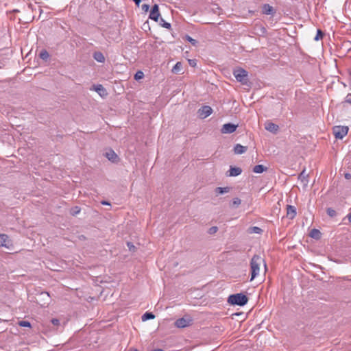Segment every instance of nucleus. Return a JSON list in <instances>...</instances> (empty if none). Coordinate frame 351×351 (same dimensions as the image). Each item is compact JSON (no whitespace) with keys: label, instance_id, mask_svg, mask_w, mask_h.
<instances>
[{"label":"nucleus","instance_id":"nucleus-41","mask_svg":"<svg viewBox=\"0 0 351 351\" xmlns=\"http://www.w3.org/2000/svg\"><path fill=\"white\" fill-rule=\"evenodd\" d=\"M345 178L349 180L351 178V174L350 173H345Z\"/></svg>","mask_w":351,"mask_h":351},{"label":"nucleus","instance_id":"nucleus-37","mask_svg":"<svg viewBox=\"0 0 351 351\" xmlns=\"http://www.w3.org/2000/svg\"><path fill=\"white\" fill-rule=\"evenodd\" d=\"M218 228L216 226H213L209 229V233L213 234L215 233L217 231Z\"/></svg>","mask_w":351,"mask_h":351},{"label":"nucleus","instance_id":"nucleus-16","mask_svg":"<svg viewBox=\"0 0 351 351\" xmlns=\"http://www.w3.org/2000/svg\"><path fill=\"white\" fill-rule=\"evenodd\" d=\"M106 157L112 162H115L117 160V154L112 149L109 150L106 153Z\"/></svg>","mask_w":351,"mask_h":351},{"label":"nucleus","instance_id":"nucleus-4","mask_svg":"<svg viewBox=\"0 0 351 351\" xmlns=\"http://www.w3.org/2000/svg\"><path fill=\"white\" fill-rule=\"evenodd\" d=\"M348 132V127L337 125L333 128V134L336 138L342 139Z\"/></svg>","mask_w":351,"mask_h":351},{"label":"nucleus","instance_id":"nucleus-32","mask_svg":"<svg viewBox=\"0 0 351 351\" xmlns=\"http://www.w3.org/2000/svg\"><path fill=\"white\" fill-rule=\"evenodd\" d=\"M323 32H322V30L320 29H317V34L315 36V37L314 38V40L317 41L319 40V39H321L322 37H323Z\"/></svg>","mask_w":351,"mask_h":351},{"label":"nucleus","instance_id":"nucleus-27","mask_svg":"<svg viewBox=\"0 0 351 351\" xmlns=\"http://www.w3.org/2000/svg\"><path fill=\"white\" fill-rule=\"evenodd\" d=\"M183 38L187 40L188 42L191 43L193 46H195L197 43V41L196 40L193 39L189 35H185L183 37Z\"/></svg>","mask_w":351,"mask_h":351},{"label":"nucleus","instance_id":"nucleus-6","mask_svg":"<svg viewBox=\"0 0 351 351\" xmlns=\"http://www.w3.org/2000/svg\"><path fill=\"white\" fill-rule=\"evenodd\" d=\"M213 112V109L209 106H204L198 110V115L201 119H205Z\"/></svg>","mask_w":351,"mask_h":351},{"label":"nucleus","instance_id":"nucleus-45","mask_svg":"<svg viewBox=\"0 0 351 351\" xmlns=\"http://www.w3.org/2000/svg\"><path fill=\"white\" fill-rule=\"evenodd\" d=\"M152 351H163V350H162V349H155V350H154Z\"/></svg>","mask_w":351,"mask_h":351},{"label":"nucleus","instance_id":"nucleus-14","mask_svg":"<svg viewBox=\"0 0 351 351\" xmlns=\"http://www.w3.org/2000/svg\"><path fill=\"white\" fill-rule=\"evenodd\" d=\"M308 175L306 173V170L304 169L299 175L298 180L303 184L304 186H306L308 183Z\"/></svg>","mask_w":351,"mask_h":351},{"label":"nucleus","instance_id":"nucleus-26","mask_svg":"<svg viewBox=\"0 0 351 351\" xmlns=\"http://www.w3.org/2000/svg\"><path fill=\"white\" fill-rule=\"evenodd\" d=\"M40 58L43 60H47L49 58V54L46 50H42L39 55Z\"/></svg>","mask_w":351,"mask_h":351},{"label":"nucleus","instance_id":"nucleus-44","mask_svg":"<svg viewBox=\"0 0 351 351\" xmlns=\"http://www.w3.org/2000/svg\"><path fill=\"white\" fill-rule=\"evenodd\" d=\"M101 204L103 205H110V203L106 201H102Z\"/></svg>","mask_w":351,"mask_h":351},{"label":"nucleus","instance_id":"nucleus-25","mask_svg":"<svg viewBox=\"0 0 351 351\" xmlns=\"http://www.w3.org/2000/svg\"><path fill=\"white\" fill-rule=\"evenodd\" d=\"M310 236L314 239H319L320 232L317 229L314 228L311 231Z\"/></svg>","mask_w":351,"mask_h":351},{"label":"nucleus","instance_id":"nucleus-12","mask_svg":"<svg viewBox=\"0 0 351 351\" xmlns=\"http://www.w3.org/2000/svg\"><path fill=\"white\" fill-rule=\"evenodd\" d=\"M297 212L296 208L295 206L291 205H287V217L290 219H293L296 216Z\"/></svg>","mask_w":351,"mask_h":351},{"label":"nucleus","instance_id":"nucleus-22","mask_svg":"<svg viewBox=\"0 0 351 351\" xmlns=\"http://www.w3.org/2000/svg\"><path fill=\"white\" fill-rule=\"evenodd\" d=\"M267 168L263 165H258L254 167L253 172L256 173H261L267 171Z\"/></svg>","mask_w":351,"mask_h":351},{"label":"nucleus","instance_id":"nucleus-39","mask_svg":"<svg viewBox=\"0 0 351 351\" xmlns=\"http://www.w3.org/2000/svg\"><path fill=\"white\" fill-rule=\"evenodd\" d=\"M51 322L55 326H58L60 324V320L56 318L52 319Z\"/></svg>","mask_w":351,"mask_h":351},{"label":"nucleus","instance_id":"nucleus-15","mask_svg":"<svg viewBox=\"0 0 351 351\" xmlns=\"http://www.w3.org/2000/svg\"><path fill=\"white\" fill-rule=\"evenodd\" d=\"M265 128L272 133H276L278 130V126L272 122L266 123Z\"/></svg>","mask_w":351,"mask_h":351},{"label":"nucleus","instance_id":"nucleus-34","mask_svg":"<svg viewBox=\"0 0 351 351\" xmlns=\"http://www.w3.org/2000/svg\"><path fill=\"white\" fill-rule=\"evenodd\" d=\"M251 232L256 233V234H260L262 232V229L259 227L254 226L252 228Z\"/></svg>","mask_w":351,"mask_h":351},{"label":"nucleus","instance_id":"nucleus-31","mask_svg":"<svg viewBox=\"0 0 351 351\" xmlns=\"http://www.w3.org/2000/svg\"><path fill=\"white\" fill-rule=\"evenodd\" d=\"M19 325L21 327H31V324L30 322H27V321H20L19 322Z\"/></svg>","mask_w":351,"mask_h":351},{"label":"nucleus","instance_id":"nucleus-43","mask_svg":"<svg viewBox=\"0 0 351 351\" xmlns=\"http://www.w3.org/2000/svg\"><path fill=\"white\" fill-rule=\"evenodd\" d=\"M347 217H348V219L349 221V222L351 223V213H350L348 215H347Z\"/></svg>","mask_w":351,"mask_h":351},{"label":"nucleus","instance_id":"nucleus-46","mask_svg":"<svg viewBox=\"0 0 351 351\" xmlns=\"http://www.w3.org/2000/svg\"><path fill=\"white\" fill-rule=\"evenodd\" d=\"M129 351H138L137 349H130Z\"/></svg>","mask_w":351,"mask_h":351},{"label":"nucleus","instance_id":"nucleus-20","mask_svg":"<svg viewBox=\"0 0 351 351\" xmlns=\"http://www.w3.org/2000/svg\"><path fill=\"white\" fill-rule=\"evenodd\" d=\"M93 89L101 96L106 95V90L101 84L95 85Z\"/></svg>","mask_w":351,"mask_h":351},{"label":"nucleus","instance_id":"nucleus-29","mask_svg":"<svg viewBox=\"0 0 351 351\" xmlns=\"http://www.w3.org/2000/svg\"><path fill=\"white\" fill-rule=\"evenodd\" d=\"M160 24L161 26L167 29H169L171 27V24L168 22H166L162 18H160Z\"/></svg>","mask_w":351,"mask_h":351},{"label":"nucleus","instance_id":"nucleus-28","mask_svg":"<svg viewBox=\"0 0 351 351\" xmlns=\"http://www.w3.org/2000/svg\"><path fill=\"white\" fill-rule=\"evenodd\" d=\"M241 203V200L239 197H235L232 199L231 206L232 207H238Z\"/></svg>","mask_w":351,"mask_h":351},{"label":"nucleus","instance_id":"nucleus-8","mask_svg":"<svg viewBox=\"0 0 351 351\" xmlns=\"http://www.w3.org/2000/svg\"><path fill=\"white\" fill-rule=\"evenodd\" d=\"M12 245V243L9 237L5 234H0V247L10 249Z\"/></svg>","mask_w":351,"mask_h":351},{"label":"nucleus","instance_id":"nucleus-40","mask_svg":"<svg viewBox=\"0 0 351 351\" xmlns=\"http://www.w3.org/2000/svg\"><path fill=\"white\" fill-rule=\"evenodd\" d=\"M189 63L191 66H195L196 65L195 60H189Z\"/></svg>","mask_w":351,"mask_h":351},{"label":"nucleus","instance_id":"nucleus-36","mask_svg":"<svg viewBox=\"0 0 351 351\" xmlns=\"http://www.w3.org/2000/svg\"><path fill=\"white\" fill-rule=\"evenodd\" d=\"M141 9L142 10H143L144 12H147L149 9V5L148 4H143L142 6H141Z\"/></svg>","mask_w":351,"mask_h":351},{"label":"nucleus","instance_id":"nucleus-2","mask_svg":"<svg viewBox=\"0 0 351 351\" xmlns=\"http://www.w3.org/2000/svg\"><path fill=\"white\" fill-rule=\"evenodd\" d=\"M248 298L242 293L230 295L228 302L232 305L244 306L247 303Z\"/></svg>","mask_w":351,"mask_h":351},{"label":"nucleus","instance_id":"nucleus-23","mask_svg":"<svg viewBox=\"0 0 351 351\" xmlns=\"http://www.w3.org/2000/svg\"><path fill=\"white\" fill-rule=\"evenodd\" d=\"M182 69V64L181 62H177L172 69V72L174 73H178L180 72Z\"/></svg>","mask_w":351,"mask_h":351},{"label":"nucleus","instance_id":"nucleus-5","mask_svg":"<svg viewBox=\"0 0 351 351\" xmlns=\"http://www.w3.org/2000/svg\"><path fill=\"white\" fill-rule=\"evenodd\" d=\"M342 110L349 117H351V94H348L341 104Z\"/></svg>","mask_w":351,"mask_h":351},{"label":"nucleus","instance_id":"nucleus-24","mask_svg":"<svg viewBox=\"0 0 351 351\" xmlns=\"http://www.w3.org/2000/svg\"><path fill=\"white\" fill-rule=\"evenodd\" d=\"M155 317V315L152 313L146 312L142 316L143 321H147L149 319H152Z\"/></svg>","mask_w":351,"mask_h":351},{"label":"nucleus","instance_id":"nucleus-3","mask_svg":"<svg viewBox=\"0 0 351 351\" xmlns=\"http://www.w3.org/2000/svg\"><path fill=\"white\" fill-rule=\"evenodd\" d=\"M233 75L239 82H241L244 85L247 84L248 73L245 69L241 68L234 69L233 71Z\"/></svg>","mask_w":351,"mask_h":351},{"label":"nucleus","instance_id":"nucleus-11","mask_svg":"<svg viewBox=\"0 0 351 351\" xmlns=\"http://www.w3.org/2000/svg\"><path fill=\"white\" fill-rule=\"evenodd\" d=\"M40 300L43 302L40 304L41 306H46L50 302V295L48 292H41L38 295Z\"/></svg>","mask_w":351,"mask_h":351},{"label":"nucleus","instance_id":"nucleus-35","mask_svg":"<svg viewBox=\"0 0 351 351\" xmlns=\"http://www.w3.org/2000/svg\"><path fill=\"white\" fill-rule=\"evenodd\" d=\"M80 208L78 206H75L71 210V214L73 215H76L77 214L80 213Z\"/></svg>","mask_w":351,"mask_h":351},{"label":"nucleus","instance_id":"nucleus-33","mask_svg":"<svg viewBox=\"0 0 351 351\" xmlns=\"http://www.w3.org/2000/svg\"><path fill=\"white\" fill-rule=\"evenodd\" d=\"M144 77V73L142 71H137L134 75V78L136 80H141Z\"/></svg>","mask_w":351,"mask_h":351},{"label":"nucleus","instance_id":"nucleus-30","mask_svg":"<svg viewBox=\"0 0 351 351\" xmlns=\"http://www.w3.org/2000/svg\"><path fill=\"white\" fill-rule=\"evenodd\" d=\"M326 212L327 214L331 217L336 216L337 214L336 211L332 208H328Z\"/></svg>","mask_w":351,"mask_h":351},{"label":"nucleus","instance_id":"nucleus-7","mask_svg":"<svg viewBox=\"0 0 351 351\" xmlns=\"http://www.w3.org/2000/svg\"><path fill=\"white\" fill-rule=\"evenodd\" d=\"M237 127L238 125H235L232 123H228L223 125L221 129V132L222 134H232L237 130Z\"/></svg>","mask_w":351,"mask_h":351},{"label":"nucleus","instance_id":"nucleus-38","mask_svg":"<svg viewBox=\"0 0 351 351\" xmlns=\"http://www.w3.org/2000/svg\"><path fill=\"white\" fill-rule=\"evenodd\" d=\"M127 245L130 251H134L135 249V246L130 242L127 243Z\"/></svg>","mask_w":351,"mask_h":351},{"label":"nucleus","instance_id":"nucleus-1","mask_svg":"<svg viewBox=\"0 0 351 351\" xmlns=\"http://www.w3.org/2000/svg\"><path fill=\"white\" fill-rule=\"evenodd\" d=\"M261 264L264 265L265 269H267V265L265 260L258 255H254L250 261V269H251V278L252 281L256 277L259 275L260 266Z\"/></svg>","mask_w":351,"mask_h":351},{"label":"nucleus","instance_id":"nucleus-18","mask_svg":"<svg viewBox=\"0 0 351 351\" xmlns=\"http://www.w3.org/2000/svg\"><path fill=\"white\" fill-rule=\"evenodd\" d=\"M247 147L243 146L240 144H237L234 147V152L236 154H242L247 151Z\"/></svg>","mask_w":351,"mask_h":351},{"label":"nucleus","instance_id":"nucleus-21","mask_svg":"<svg viewBox=\"0 0 351 351\" xmlns=\"http://www.w3.org/2000/svg\"><path fill=\"white\" fill-rule=\"evenodd\" d=\"M230 191V187L226 186V187H217L215 190V193L217 195H221L226 193H228Z\"/></svg>","mask_w":351,"mask_h":351},{"label":"nucleus","instance_id":"nucleus-13","mask_svg":"<svg viewBox=\"0 0 351 351\" xmlns=\"http://www.w3.org/2000/svg\"><path fill=\"white\" fill-rule=\"evenodd\" d=\"M241 173L242 169L240 167L230 166L227 176L230 177H235L239 176L240 174H241Z\"/></svg>","mask_w":351,"mask_h":351},{"label":"nucleus","instance_id":"nucleus-42","mask_svg":"<svg viewBox=\"0 0 351 351\" xmlns=\"http://www.w3.org/2000/svg\"><path fill=\"white\" fill-rule=\"evenodd\" d=\"M135 4L137 5V6H139L141 2V0H132Z\"/></svg>","mask_w":351,"mask_h":351},{"label":"nucleus","instance_id":"nucleus-9","mask_svg":"<svg viewBox=\"0 0 351 351\" xmlns=\"http://www.w3.org/2000/svg\"><path fill=\"white\" fill-rule=\"evenodd\" d=\"M160 16V14L159 12V8L157 4L154 5V6L152 8V10L149 14V19L154 21H158L159 19V17Z\"/></svg>","mask_w":351,"mask_h":351},{"label":"nucleus","instance_id":"nucleus-10","mask_svg":"<svg viewBox=\"0 0 351 351\" xmlns=\"http://www.w3.org/2000/svg\"><path fill=\"white\" fill-rule=\"evenodd\" d=\"M190 319H186L184 317L179 318L175 322V326L179 328H183L190 325Z\"/></svg>","mask_w":351,"mask_h":351},{"label":"nucleus","instance_id":"nucleus-19","mask_svg":"<svg viewBox=\"0 0 351 351\" xmlns=\"http://www.w3.org/2000/svg\"><path fill=\"white\" fill-rule=\"evenodd\" d=\"M93 58L97 62L99 63H103L105 62V57L104 54L100 51L95 52L93 53Z\"/></svg>","mask_w":351,"mask_h":351},{"label":"nucleus","instance_id":"nucleus-17","mask_svg":"<svg viewBox=\"0 0 351 351\" xmlns=\"http://www.w3.org/2000/svg\"><path fill=\"white\" fill-rule=\"evenodd\" d=\"M275 10L272 6L269 4H265L263 7V13L267 15H273L275 13Z\"/></svg>","mask_w":351,"mask_h":351}]
</instances>
